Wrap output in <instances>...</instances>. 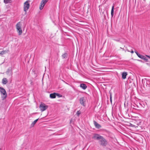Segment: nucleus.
<instances>
[{"label": "nucleus", "instance_id": "2eb2a0df", "mask_svg": "<svg viewBox=\"0 0 150 150\" xmlns=\"http://www.w3.org/2000/svg\"><path fill=\"white\" fill-rule=\"evenodd\" d=\"M39 118H38L36 120H35V121H34L31 124L30 126L31 127H33L35 125V123H36V122H37Z\"/></svg>", "mask_w": 150, "mask_h": 150}, {"label": "nucleus", "instance_id": "f3484780", "mask_svg": "<svg viewBox=\"0 0 150 150\" xmlns=\"http://www.w3.org/2000/svg\"><path fill=\"white\" fill-rule=\"evenodd\" d=\"M62 56L63 58H66L67 57V53H65L62 55Z\"/></svg>", "mask_w": 150, "mask_h": 150}, {"label": "nucleus", "instance_id": "a211bd4d", "mask_svg": "<svg viewBox=\"0 0 150 150\" xmlns=\"http://www.w3.org/2000/svg\"><path fill=\"white\" fill-rule=\"evenodd\" d=\"M137 56L139 57L140 58H141V59H142L143 57H144V56L143 55H141L140 54H137Z\"/></svg>", "mask_w": 150, "mask_h": 150}, {"label": "nucleus", "instance_id": "9b49d317", "mask_svg": "<svg viewBox=\"0 0 150 150\" xmlns=\"http://www.w3.org/2000/svg\"><path fill=\"white\" fill-rule=\"evenodd\" d=\"M80 86L83 90L86 89L87 88V86L84 83L81 84Z\"/></svg>", "mask_w": 150, "mask_h": 150}, {"label": "nucleus", "instance_id": "6e6552de", "mask_svg": "<svg viewBox=\"0 0 150 150\" xmlns=\"http://www.w3.org/2000/svg\"><path fill=\"white\" fill-rule=\"evenodd\" d=\"M59 95L58 93H54L50 94V97L51 98H56V96H59Z\"/></svg>", "mask_w": 150, "mask_h": 150}, {"label": "nucleus", "instance_id": "1a4fd4ad", "mask_svg": "<svg viewBox=\"0 0 150 150\" xmlns=\"http://www.w3.org/2000/svg\"><path fill=\"white\" fill-rule=\"evenodd\" d=\"M85 101V100L84 97L81 98L80 99V103L81 104V105L84 106H85V104L84 103Z\"/></svg>", "mask_w": 150, "mask_h": 150}, {"label": "nucleus", "instance_id": "39448f33", "mask_svg": "<svg viewBox=\"0 0 150 150\" xmlns=\"http://www.w3.org/2000/svg\"><path fill=\"white\" fill-rule=\"evenodd\" d=\"M39 108L40 110L42 112H43L46 110L48 108V106L46 105L43 103H41L40 105Z\"/></svg>", "mask_w": 150, "mask_h": 150}, {"label": "nucleus", "instance_id": "393cba45", "mask_svg": "<svg viewBox=\"0 0 150 150\" xmlns=\"http://www.w3.org/2000/svg\"><path fill=\"white\" fill-rule=\"evenodd\" d=\"M146 56L147 57H149V58H150V56H148V55H146Z\"/></svg>", "mask_w": 150, "mask_h": 150}, {"label": "nucleus", "instance_id": "5701e85b", "mask_svg": "<svg viewBox=\"0 0 150 150\" xmlns=\"http://www.w3.org/2000/svg\"><path fill=\"white\" fill-rule=\"evenodd\" d=\"M110 101L111 103H112V96H111V95H110Z\"/></svg>", "mask_w": 150, "mask_h": 150}, {"label": "nucleus", "instance_id": "423d86ee", "mask_svg": "<svg viewBox=\"0 0 150 150\" xmlns=\"http://www.w3.org/2000/svg\"><path fill=\"white\" fill-rule=\"evenodd\" d=\"M48 1V0H42V1L39 7V8L40 10H42L43 8L45 5Z\"/></svg>", "mask_w": 150, "mask_h": 150}, {"label": "nucleus", "instance_id": "bb28decb", "mask_svg": "<svg viewBox=\"0 0 150 150\" xmlns=\"http://www.w3.org/2000/svg\"><path fill=\"white\" fill-rule=\"evenodd\" d=\"M0 150H1V149H0Z\"/></svg>", "mask_w": 150, "mask_h": 150}, {"label": "nucleus", "instance_id": "a878e982", "mask_svg": "<svg viewBox=\"0 0 150 150\" xmlns=\"http://www.w3.org/2000/svg\"><path fill=\"white\" fill-rule=\"evenodd\" d=\"M131 53H134V51H131Z\"/></svg>", "mask_w": 150, "mask_h": 150}, {"label": "nucleus", "instance_id": "6ab92c4d", "mask_svg": "<svg viewBox=\"0 0 150 150\" xmlns=\"http://www.w3.org/2000/svg\"><path fill=\"white\" fill-rule=\"evenodd\" d=\"M128 125L129 126H130V127H135V126L134 125L131 124V123H129Z\"/></svg>", "mask_w": 150, "mask_h": 150}, {"label": "nucleus", "instance_id": "7ed1b4c3", "mask_svg": "<svg viewBox=\"0 0 150 150\" xmlns=\"http://www.w3.org/2000/svg\"><path fill=\"white\" fill-rule=\"evenodd\" d=\"M98 142L100 145L102 146H105L107 144V141L103 137L99 140Z\"/></svg>", "mask_w": 150, "mask_h": 150}, {"label": "nucleus", "instance_id": "4468645a", "mask_svg": "<svg viewBox=\"0 0 150 150\" xmlns=\"http://www.w3.org/2000/svg\"><path fill=\"white\" fill-rule=\"evenodd\" d=\"M2 81L3 84H6L7 83L8 80L6 78H4L2 79Z\"/></svg>", "mask_w": 150, "mask_h": 150}, {"label": "nucleus", "instance_id": "f8f14e48", "mask_svg": "<svg viewBox=\"0 0 150 150\" xmlns=\"http://www.w3.org/2000/svg\"><path fill=\"white\" fill-rule=\"evenodd\" d=\"M9 51L8 50H6L0 52V55H3L8 52Z\"/></svg>", "mask_w": 150, "mask_h": 150}, {"label": "nucleus", "instance_id": "4be33fe9", "mask_svg": "<svg viewBox=\"0 0 150 150\" xmlns=\"http://www.w3.org/2000/svg\"><path fill=\"white\" fill-rule=\"evenodd\" d=\"M80 112L79 111H78L76 113V114H77V115L78 116H79V114H80Z\"/></svg>", "mask_w": 150, "mask_h": 150}, {"label": "nucleus", "instance_id": "ddd939ff", "mask_svg": "<svg viewBox=\"0 0 150 150\" xmlns=\"http://www.w3.org/2000/svg\"><path fill=\"white\" fill-rule=\"evenodd\" d=\"M127 74V72H123L122 74V78L123 79H125L126 78Z\"/></svg>", "mask_w": 150, "mask_h": 150}, {"label": "nucleus", "instance_id": "b1692460", "mask_svg": "<svg viewBox=\"0 0 150 150\" xmlns=\"http://www.w3.org/2000/svg\"><path fill=\"white\" fill-rule=\"evenodd\" d=\"M134 52L136 53V54H137H137H139V53L137 51H135Z\"/></svg>", "mask_w": 150, "mask_h": 150}, {"label": "nucleus", "instance_id": "9d476101", "mask_svg": "<svg viewBox=\"0 0 150 150\" xmlns=\"http://www.w3.org/2000/svg\"><path fill=\"white\" fill-rule=\"evenodd\" d=\"M93 122L95 127L96 128L99 129L101 127V126L96 121H93Z\"/></svg>", "mask_w": 150, "mask_h": 150}, {"label": "nucleus", "instance_id": "f03ea898", "mask_svg": "<svg viewBox=\"0 0 150 150\" xmlns=\"http://www.w3.org/2000/svg\"><path fill=\"white\" fill-rule=\"evenodd\" d=\"M21 22H19L16 25V28L17 29V31L19 35H21L22 33V31L21 28Z\"/></svg>", "mask_w": 150, "mask_h": 150}, {"label": "nucleus", "instance_id": "aec40b11", "mask_svg": "<svg viewBox=\"0 0 150 150\" xmlns=\"http://www.w3.org/2000/svg\"><path fill=\"white\" fill-rule=\"evenodd\" d=\"M10 70L9 69H8L6 72V74H9L10 73Z\"/></svg>", "mask_w": 150, "mask_h": 150}, {"label": "nucleus", "instance_id": "dca6fc26", "mask_svg": "<svg viewBox=\"0 0 150 150\" xmlns=\"http://www.w3.org/2000/svg\"><path fill=\"white\" fill-rule=\"evenodd\" d=\"M114 6H113L112 7V9L111 11V15L112 17L114 15Z\"/></svg>", "mask_w": 150, "mask_h": 150}, {"label": "nucleus", "instance_id": "20e7f679", "mask_svg": "<svg viewBox=\"0 0 150 150\" xmlns=\"http://www.w3.org/2000/svg\"><path fill=\"white\" fill-rule=\"evenodd\" d=\"M29 1H27L24 4V11L25 12V13L30 7Z\"/></svg>", "mask_w": 150, "mask_h": 150}, {"label": "nucleus", "instance_id": "0eeeda50", "mask_svg": "<svg viewBox=\"0 0 150 150\" xmlns=\"http://www.w3.org/2000/svg\"><path fill=\"white\" fill-rule=\"evenodd\" d=\"M102 136L100 135L99 134H93L92 138L94 139L97 140L99 141L102 137Z\"/></svg>", "mask_w": 150, "mask_h": 150}, {"label": "nucleus", "instance_id": "412c9836", "mask_svg": "<svg viewBox=\"0 0 150 150\" xmlns=\"http://www.w3.org/2000/svg\"><path fill=\"white\" fill-rule=\"evenodd\" d=\"M146 61H147L148 59L146 58L144 56V57L142 59Z\"/></svg>", "mask_w": 150, "mask_h": 150}, {"label": "nucleus", "instance_id": "f257e3e1", "mask_svg": "<svg viewBox=\"0 0 150 150\" xmlns=\"http://www.w3.org/2000/svg\"><path fill=\"white\" fill-rule=\"evenodd\" d=\"M0 92L1 93V98L3 100L5 99L7 97V93L5 89L2 87H0Z\"/></svg>", "mask_w": 150, "mask_h": 150}]
</instances>
